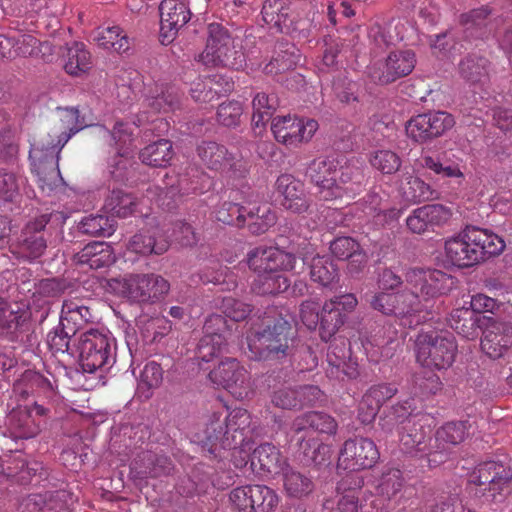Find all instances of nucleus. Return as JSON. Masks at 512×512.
I'll use <instances>...</instances> for the list:
<instances>
[{"label":"nucleus","instance_id":"obj_12","mask_svg":"<svg viewBox=\"0 0 512 512\" xmlns=\"http://www.w3.org/2000/svg\"><path fill=\"white\" fill-rule=\"evenodd\" d=\"M229 498L237 512H274L279 505L277 493L265 485L237 487Z\"/></svg>","mask_w":512,"mask_h":512},{"label":"nucleus","instance_id":"obj_27","mask_svg":"<svg viewBox=\"0 0 512 512\" xmlns=\"http://www.w3.org/2000/svg\"><path fill=\"white\" fill-rule=\"evenodd\" d=\"M6 426L14 439H31L41 431V421L27 407H17L6 417Z\"/></svg>","mask_w":512,"mask_h":512},{"label":"nucleus","instance_id":"obj_1","mask_svg":"<svg viewBox=\"0 0 512 512\" xmlns=\"http://www.w3.org/2000/svg\"><path fill=\"white\" fill-rule=\"evenodd\" d=\"M406 289L394 292L395 318L401 325L414 327L439 314L442 301L454 280L441 270L409 268L404 275Z\"/></svg>","mask_w":512,"mask_h":512},{"label":"nucleus","instance_id":"obj_30","mask_svg":"<svg viewBox=\"0 0 512 512\" xmlns=\"http://www.w3.org/2000/svg\"><path fill=\"white\" fill-rule=\"evenodd\" d=\"M113 250L109 244L101 241H93L75 254L74 261L81 266H88L90 269H101L114 262Z\"/></svg>","mask_w":512,"mask_h":512},{"label":"nucleus","instance_id":"obj_7","mask_svg":"<svg viewBox=\"0 0 512 512\" xmlns=\"http://www.w3.org/2000/svg\"><path fill=\"white\" fill-rule=\"evenodd\" d=\"M251 416L245 409H234L221 420L213 415L207 424L205 435L211 445L209 452L216 455L220 448H235L243 445L250 432Z\"/></svg>","mask_w":512,"mask_h":512},{"label":"nucleus","instance_id":"obj_52","mask_svg":"<svg viewBox=\"0 0 512 512\" xmlns=\"http://www.w3.org/2000/svg\"><path fill=\"white\" fill-rule=\"evenodd\" d=\"M81 233L90 236H111L114 232L112 220L103 215H89L84 217L78 224Z\"/></svg>","mask_w":512,"mask_h":512},{"label":"nucleus","instance_id":"obj_25","mask_svg":"<svg viewBox=\"0 0 512 512\" xmlns=\"http://www.w3.org/2000/svg\"><path fill=\"white\" fill-rule=\"evenodd\" d=\"M278 193L282 196L281 206L292 213L301 214L310 207V198L302 181L290 174L280 175L276 181Z\"/></svg>","mask_w":512,"mask_h":512},{"label":"nucleus","instance_id":"obj_61","mask_svg":"<svg viewBox=\"0 0 512 512\" xmlns=\"http://www.w3.org/2000/svg\"><path fill=\"white\" fill-rule=\"evenodd\" d=\"M222 312L233 321L245 320L252 312L251 305L233 297H225L221 304Z\"/></svg>","mask_w":512,"mask_h":512},{"label":"nucleus","instance_id":"obj_26","mask_svg":"<svg viewBox=\"0 0 512 512\" xmlns=\"http://www.w3.org/2000/svg\"><path fill=\"white\" fill-rule=\"evenodd\" d=\"M450 217V209L441 204H429L414 209L407 217L406 225L412 233L422 234L446 223Z\"/></svg>","mask_w":512,"mask_h":512},{"label":"nucleus","instance_id":"obj_9","mask_svg":"<svg viewBox=\"0 0 512 512\" xmlns=\"http://www.w3.org/2000/svg\"><path fill=\"white\" fill-rule=\"evenodd\" d=\"M114 338L108 333L91 329L79 340V362L84 372L94 373L113 366L116 360Z\"/></svg>","mask_w":512,"mask_h":512},{"label":"nucleus","instance_id":"obj_32","mask_svg":"<svg viewBox=\"0 0 512 512\" xmlns=\"http://www.w3.org/2000/svg\"><path fill=\"white\" fill-rule=\"evenodd\" d=\"M363 480L357 475H348L338 484L337 512H358L362 508L360 500Z\"/></svg>","mask_w":512,"mask_h":512},{"label":"nucleus","instance_id":"obj_18","mask_svg":"<svg viewBox=\"0 0 512 512\" xmlns=\"http://www.w3.org/2000/svg\"><path fill=\"white\" fill-rule=\"evenodd\" d=\"M512 347V321L487 317L481 337L482 351L492 359L506 355Z\"/></svg>","mask_w":512,"mask_h":512},{"label":"nucleus","instance_id":"obj_43","mask_svg":"<svg viewBox=\"0 0 512 512\" xmlns=\"http://www.w3.org/2000/svg\"><path fill=\"white\" fill-rule=\"evenodd\" d=\"M283 486L290 497L300 498L313 490V483L309 477L287 464L280 472Z\"/></svg>","mask_w":512,"mask_h":512},{"label":"nucleus","instance_id":"obj_22","mask_svg":"<svg viewBox=\"0 0 512 512\" xmlns=\"http://www.w3.org/2000/svg\"><path fill=\"white\" fill-rule=\"evenodd\" d=\"M321 397V390L314 385L282 386L272 392L271 403L280 409L294 410L314 405Z\"/></svg>","mask_w":512,"mask_h":512},{"label":"nucleus","instance_id":"obj_6","mask_svg":"<svg viewBox=\"0 0 512 512\" xmlns=\"http://www.w3.org/2000/svg\"><path fill=\"white\" fill-rule=\"evenodd\" d=\"M207 67H228L238 70L245 64V55L237 49L228 29L220 23L207 26V40L204 50L195 57Z\"/></svg>","mask_w":512,"mask_h":512},{"label":"nucleus","instance_id":"obj_46","mask_svg":"<svg viewBox=\"0 0 512 512\" xmlns=\"http://www.w3.org/2000/svg\"><path fill=\"white\" fill-rule=\"evenodd\" d=\"M400 189L403 196L408 201L422 202L436 198V191H434L429 184L413 175H406L403 178Z\"/></svg>","mask_w":512,"mask_h":512},{"label":"nucleus","instance_id":"obj_21","mask_svg":"<svg viewBox=\"0 0 512 512\" xmlns=\"http://www.w3.org/2000/svg\"><path fill=\"white\" fill-rule=\"evenodd\" d=\"M379 456V451L371 439L356 437L345 441L339 461L345 469L356 471L373 467Z\"/></svg>","mask_w":512,"mask_h":512},{"label":"nucleus","instance_id":"obj_51","mask_svg":"<svg viewBox=\"0 0 512 512\" xmlns=\"http://www.w3.org/2000/svg\"><path fill=\"white\" fill-rule=\"evenodd\" d=\"M451 327L465 338H473L477 334L478 318L469 309H457L451 314Z\"/></svg>","mask_w":512,"mask_h":512},{"label":"nucleus","instance_id":"obj_56","mask_svg":"<svg viewBox=\"0 0 512 512\" xmlns=\"http://www.w3.org/2000/svg\"><path fill=\"white\" fill-rule=\"evenodd\" d=\"M370 164L383 174H393L401 166V159L391 150H377L370 156Z\"/></svg>","mask_w":512,"mask_h":512},{"label":"nucleus","instance_id":"obj_11","mask_svg":"<svg viewBox=\"0 0 512 512\" xmlns=\"http://www.w3.org/2000/svg\"><path fill=\"white\" fill-rule=\"evenodd\" d=\"M117 283L121 294L136 303H155L170 290L169 282L154 273L128 274Z\"/></svg>","mask_w":512,"mask_h":512},{"label":"nucleus","instance_id":"obj_45","mask_svg":"<svg viewBox=\"0 0 512 512\" xmlns=\"http://www.w3.org/2000/svg\"><path fill=\"white\" fill-rule=\"evenodd\" d=\"M172 156V143L166 139L149 144L140 153L142 162L152 167H166Z\"/></svg>","mask_w":512,"mask_h":512},{"label":"nucleus","instance_id":"obj_20","mask_svg":"<svg viewBox=\"0 0 512 512\" xmlns=\"http://www.w3.org/2000/svg\"><path fill=\"white\" fill-rule=\"evenodd\" d=\"M338 161L334 158L319 157L312 160L306 169L307 178L317 187L323 200L339 198L340 190L336 185Z\"/></svg>","mask_w":512,"mask_h":512},{"label":"nucleus","instance_id":"obj_5","mask_svg":"<svg viewBox=\"0 0 512 512\" xmlns=\"http://www.w3.org/2000/svg\"><path fill=\"white\" fill-rule=\"evenodd\" d=\"M467 489L483 502L501 503L512 491V469L495 461L479 464L469 475Z\"/></svg>","mask_w":512,"mask_h":512},{"label":"nucleus","instance_id":"obj_41","mask_svg":"<svg viewBox=\"0 0 512 512\" xmlns=\"http://www.w3.org/2000/svg\"><path fill=\"white\" fill-rule=\"evenodd\" d=\"M28 317L25 311L13 310L0 298V328L11 335L12 340L19 338V333L27 330Z\"/></svg>","mask_w":512,"mask_h":512},{"label":"nucleus","instance_id":"obj_55","mask_svg":"<svg viewBox=\"0 0 512 512\" xmlns=\"http://www.w3.org/2000/svg\"><path fill=\"white\" fill-rule=\"evenodd\" d=\"M246 207L233 202H224L216 211V219L227 225L243 227L246 224Z\"/></svg>","mask_w":512,"mask_h":512},{"label":"nucleus","instance_id":"obj_49","mask_svg":"<svg viewBox=\"0 0 512 512\" xmlns=\"http://www.w3.org/2000/svg\"><path fill=\"white\" fill-rule=\"evenodd\" d=\"M253 115L252 122L254 126H264L272 117L277 108V99L274 95L266 93H257L252 101Z\"/></svg>","mask_w":512,"mask_h":512},{"label":"nucleus","instance_id":"obj_35","mask_svg":"<svg viewBox=\"0 0 512 512\" xmlns=\"http://www.w3.org/2000/svg\"><path fill=\"white\" fill-rule=\"evenodd\" d=\"M490 63L487 58L471 53L462 58L458 64L459 75L466 82L476 84L488 79Z\"/></svg>","mask_w":512,"mask_h":512},{"label":"nucleus","instance_id":"obj_63","mask_svg":"<svg viewBox=\"0 0 512 512\" xmlns=\"http://www.w3.org/2000/svg\"><path fill=\"white\" fill-rule=\"evenodd\" d=\"M146 459L148 461L146 474L150 477L169 475L173 470V464L166 455L148 454Z\"/></svg>","mask_w":512,"mask_h":512},{"label":"nucleus","instance_id":"obj_38","mask_svg":"<svg viewBox=\"0 0 512 512\" xmlns=\"http://www.w3.org/2000/svg\"><path fill=\"white\" fill-rule=\"evenodd\" d=\"M261 15L263 21L274 27L277 32H288L291 29L289 8L282 0H266L263 4Z\"/></svg>","mask_w":512,"mask_h":512},{"label":"nucleus","instance_id":"obj_16","mask_svg":"<svg viewBox=\"0 0 512 512\" xmlns=\"http://www.w3.org/2000/svg\"><path fill=\"white\" fill-rule=\"evenodd\" d=\"M318 129L314 119L303 121L296 116H276L271 122V131L275 139L285 146L296 147L309 141Z\"/></svg>","mask_w":512,"mask_h":512},{"label":"nucleus","instance_id":"obj_47","mask_svg":"<svg viewBox=\"0 0 512 512\" xmlns=\"http://www.w3.org/2000/svg\"><path fill=\"white\" fill-rule=\"evenodd\" d=\"M60 320L68 326H73L74 333L92 320L89 307L75 300H66L62 304Z\"/></svg>","mask_w":512,"mask_h":512},{"label":"nucleus","instance_id":"obj_2","mask_svg":"<svg viewBox=\"0 0 512 512\" xmlns=\"http://www.w3.org/2000/svg\"><path fill=\"white\" fill-rule=\"evenodd\" d=\"M259 327H251L247 344L255 360H282L294 355L297 338L291 323L276 308L264 311Z\"/></svg>","mask_w":512,"mask_h":512},{"label":"nucleus","instance_id":"obj_36","mask_svg":"<svg viewBox=\"0 0 512 512\" xmlns=\"http://www.w3.org/2000/svg\"><path fill=\"white\" fill-rule=\"evenodd\" d=\"M301 61L299 50L292 44H279L276 56L267 63L263 71L266 74L278 75L294 69Z\"/></svg>","mask_w":512,"mask_h":512},{"label":"nucleus","instance_id":"obj_34","mask_svg":"<svg viewBox=\"0 0 512 512\" xmlns=\"http://www.w3.org/2000/svg\"><path fill=\"white\" fill-rule=\"evenodd\" d=\"M464 422H448L439 428L435 434V446L429 456L446 453L450 447L461 443L466 436Z\"/></svg>","mask_w":512,"mask_h":512},{"label":"nucleus","instance_id":"obj_53","mask_svg":"<svg viewBox=\"0 0 512 512\" xmlns=\"http://www.w3.org/2000/svg\"><path fill=\"white\" fill-rule=\"evenodd\" d=\"M106 207L116 216L126 218L133 214L136 201L135 198L123 190H113L106 199Z\"/></svg>","mask_w":512,"mask_h":512},{"label":"nucleus","instance_id":"obj_40","mask_svg":"<svg viewBox=\"0 0 512 512\" xmlns=\"http://www.w3.org/2000/svg\"><path fill=\"white\" fill-rule=\"evenodd\" d=\"M93 40L104 49L125 53L130 49V40L119 26L98 28L92 34Z\"/></svg>","mask_w":512,"mask_h":512},{"label":"nucleus","instance_id":"obj_28","mask_svg":"<svg viewBox=\"0 0 512 512\" xmlns=\"http://www.w3.org/2000/svg\"><path fill=\"white\" fill-rule=\"evenodd\" d=\"M287 464L280 450L271 443L259 445L251 454V468L257 473L280 474Z\"/></svg>","mask_w":512,"mask_h":512},{"label":"nucleus","instance_id":"obj_57","mask_svg":"<svg viewBox=\"0 0 512 512\" xmlns=\"http://www.w3.org/2000/svg\"><path fill=\"white\" fill-rule=\"evenodd\" d=\"M403 483L401 471L399 469H389L382 473L378 491L382 496L391 499L401 491Z\"/></svg>","mask_w":512,"mask_h":512},{"label":"nucleus","instance_id":"obj_37","mask_svg":"<svg viewBox=\"0 0 512 512\" xmlns=\"http://www.w3.org/2000/svg\"><path fill=\"white\" fill-rule=\"evenodd\" d=\"M65 57V71L72 76L86 73L92 66L91 54L81 42L67 44Z\"/></svg>","mask_w":512,"mask_h":512},{"label":"nucleus","instance_id":"obj_62","mask_svg":"<svg viewBox=\"0 0 512 512\" xmlns=\"http://www.w3.org/2000/svg\"><path fill=\"white\" fill-rule=\"evenodd\" d=\"M243 109L238 101H229L219 105L217 110L218 122L224 126H236L240 122Z\"/></svg>","mask_w":512,"mask_h":512},{"label":"nucleus","instance_id":"obj_15","mask_svg":"<svg viewBox=\"0 0 512 512\" xmlns=\"http://www.w3.org/2000/svg\"><path fill=\"white\" fill-rule=\"evenodd\" d=\"M210 381L229 391L236 399L247 397L250 378L247 370L235 358H227L220 362L208 374Z\"/></svg>","mask_w":512,"mask_h":512},{"label":"nucleus","instance_id":"obj_4","mask_svg":"<svg viewBox=\"0 0 512 512\" xmlns=\"http://www.w3.org/2000/svg\"><path fill=\"white\" fill-rule=\"evenodd\" d=\"M87 127L79 110L74 107L58 108L47 136L34 144L30 150V156L40 161H48L50 158L51 171L47 180L54 181L59 175L60 152L70 138Z\"/></svg>","mask_w":512,"mask_h":512},{"label":"nucleus","instance_id":"obj_33","mask_svg":"<svg viewBox=\"0 0 512 512\" xmlns=\"http://www.w3.org/2000/svg\"><path fill=\"white\" fill-rule=\"evenodd\" d=\"M338 424L336 420L324 413L318 411H311L300 416H297L291 424V432H309V429L319 431L326 434H335Z\"/></svg>","mask_w":512,"mask_h":512},{"label":"nucleus","instance_id":"obj_42","mask_svg":"<svg viewBox=\"0 0 512 512\" xmlns=\"http://www.w3.org/2000/svg\"><path fill=\"white\" fill-rule=\"evenodd\" d=\"M246 224L254 235H261L276 223V214L267 204L246 207Z\"/></svg>","mask_w":512,"mask_h":512},{"label":"nucleus","instance_id":"obj_59","mask_svg":"<svg viewBox=\"0 0 512 512\" xmlns=\"http://www.w3.org/2000/svg\"><path fill=\"white\" fill-rule=\"evenodd\" d=\"M416 393L423 396L436 394L441 389V381L437 374L432 371H422L413 377Z\"/></svg>","mask_w":512,"mask_h":512},{"label":"nucleus","instance_id":"obj_60","mask_svg":"<svg viewBox=\"0 0 512 512\" xmlns=\"http://www.w3.org/2000/svg\"><path fill=\"white\" fill-rule=\"evenodd\" d=\"M225 345L226 342L220 336L211 338V336L203 335L198 343L196 356L201 361L209 362L213 357L221 353Z\"/></svg>","mask_w":512,"mask_h":512},{"label":"nucleus","instance_id":"obj_17","mask_svg":"<svg viewBox=\"0 0 512 512\" xmlns=\"http://www.w3.org/2000/svg\"><path fill=\"white\" fill-rule=\"evenodd\" d=\"M424 416H409L400 423L399 443L404 453L412 456L429 455L428 440L431 435L430 425L425 423Z\"/></svg>","mask_w":512,"mask_h":512},{"label":"nucleus","instance_id":"obj_29","mask_svg":"<svg viewBox=\"0 0 512 512\" xmlns=\"http://www.w3.org/2000/svg\"><path fill=\"white\" fill-rule=\"evenodd\" d=\"M169 241L164 232L154 227L135 234L129 241L128 248L140 255H161L169 248Z\"/></svg>","mask_w":512,"mask_h":512},{"label":"nucleus","instance_id":"obj_8","mask_svg":"<svg viewBox=\"0 0 512 512\" xmlns=\"http://www.w3.org/2000/svg\"><path fill=\"white\" fill-rule=\"evenodd\" d=\"M457 344L449 332L420 331L415 339L417 361L424 367L446 369L452 365Z\"/></svg>","mask_w":512,"mask_h":512},{"label":"nucleus","instance_id":"obj_44","mask_svg":"<svg viewBox=\"0 0 512 512\" xmlns=\"http://www.w3.org/2000/svg\"><path fill=\"white\" fill-rule=\"evenodd\" d=\"M290 280L277 272L257 275L251 285L253 292L259 295H275L290 287Z\"/></svg>","mask_w":512,"mask_h":512},{"label":"nucleus","instance_id":"obj_14","mask_svg":"<svg viewBox=\"0 0 512 512\" xmlns=\"http://www.w3.org/2000/svg\"><path fill=\"white\" fill-rule=\"evenodd\" d=\"M51 218L52 214H43L28 222L17 242L10 245L11 252L26 261H33L41 257L47 248L43 230Z\"/></svg>","mask_w":512,"mask_h":512},{"label":"nucleus","instance_id":"obj_39","mask_svg":"<svg viewBox=\"0 0 512 512\" xmlns=\"http://www.w3.org/2000/svg\"><path fill=\"white\" fill-rule=\"evenodd\" d=\"M345 320L346 314L335 305V301H326L320 312L319 324L321 339L325 342L329 341L343 326Z\"/></svg>","mask_w":512,"mask_h":512},{"label":"nucleus","instance_id":"obj_31","mask_svg":"<svg viewBox=\"0 0 512 512\" xmlns=\"http://www.w3.org/2000/svg\"><path fill=\"white\" fill-rule=\"evenodd\" d=\"M366 177L364 168L357 163L348 162L343 166L338 165L336 185L339 188V198H349L358 194L365 185Z\"/></svg>","mask_w":512,"mask_h":512},{"label":"nucleus","instance_id":"obj_3","mask_svg":"<svg viewBox=\"0 0 512 512\" xmlns=\"http://www.w3.org/2000/svg\"><path fill=\"white\" fill-rule=\"evenodd\" d=\"M444 248L451 264L467 268L501 254L505 242L491 231L468 226L458 235L447 239Z\"/></svg>","mask_w":512,"mask_h":512},{"label":"nucleus","instance_id":"obj_48","mask_svg":"<svg viewBox=\"0 0 512 512\" xmlns=\"http://www.w3.org/2000/svg\"><path fill=\"white\" fill-rule=\"evenodd\" d=\"M310 277L312 281L328 287L338 277L337 268L328 258L317 255L313 257L310 264Z\"/></svg>","mask_w":512,"mask_h":512},{"label":"nucleus","instance_id":"obj_10","mask_svg":"<svg viewBox=\"0 0 512 512\" xmlns=\"http://www.w3.org/2000/svg\"><path fill=\"white\" fill-rule=\"evenodd\" d=\"M201 161L209 169L219 172L233 187H243L248 174L247 163L228 152L227 148L213 141L201 143L197 148Z\"/></svg>","mask_w":512,"mask_h":512},{"label":"nucleus","instance_id":"obj_24","mask_svg":"<svg viewBox=\"0 0 512 512\" xmlns=\"http://www.w3.org/2000/svg\"><path fill=\"white\" fill-rule=\"evenodd\" d=\"M415 64L416 58L413 51H393L386 58L382 68H375L371 76L380 84H389L409 75L413 71Z\"/></svg>","mask_w":512,"mask_h":512},{"label":"nucleus","instance_id":"obj_50","mask_svg":"<svg viewBox=\"0 0 512 512\" xmlns=\"http://www.w3.org/2000/svg\"><path fill=\"white\" fill-rule=\"evenodd\" d=\"M180 95L173 86L157 88L155 93L147 96L146 101L157 112H167L178 107Z\"/></svg>","mask_w":512,"mask_h":512},{"label":"nucleus","instance_id":"obj_54","mask_svg":"<svg viewBox=\"0 0 512 512\" xmlns=\"http://www.w3.org/2000/svg\"><path fill=\"white\" fill-rule=\"evenodd\" d=\"M74 327L64 324L61 320L47 335V344L54 353H65L69 351L70 339L76 334Z\"/></svg>","mask_w":512,"mask_h":512},{"label":"nucleus","instance_id":"obj_19","mask_svg":"<svg viewBox=\"0 0 512 512\" xmlns=\"http://www.w3.org/2000/svg\"><path fill=\"white\" fill-rule=\"evenodd\" d=\"M247 263L257 275L295 269L296 256L277 247L259 246L249 251Z\"/></svg>","mask_w":512,"mask_h":512},{"label":"nucleus","instance_id":"obj_23","mask_svg":"<svg viewBox=\"0 0 512 512\" xmlns=\"http://www.w3.org/2000/svg\"><path fill=\"white\" fill-rule=\"evenodd\" d=\"M162 42H171L191 18V11L181 0H163L159 6Z\"/></svg>","mask_w":512,"mask_h":512},{"label":"nucleus","instance_id":"obj_13","mask_svg":"<svg viewBox=\"0 0 512 512\" xmlns=\"http://www.w3.org/2000/svg\"><path fill=\"white\" fill-rule=\"evenodd\" d=\"M455 124L454 117L445 111H432L412 117L406 133L413 141L423 144L442 136Z\"/></svg>","mask_w":512,"mask_h":512},{"label":"nucleus","instance_id":"obj_58","mask_svg":"<svg viewBox=\"0 0 512 512\" xmlns=\"http://www.w3.org/2000/svg\"><path fill=\"white\" fill-rule=\"evenodd\" d=\"M163 380V370L155 361H150L145 364L140 373L138 387L140 390H147L157 388Z\"/></svg>","mask_w":512,"mask_h":512},{"label":"nucleus","instance_id":"obj_64","mask_svg":"<svg viewBox=\"0 0 512 512\" xmlns=\"http://www.w3.org/2000/svg\"><path fill=\"white\" fill-rule=\"evenodd\" d=\"M370 307L385 316L395 317V297L394 292L379 291L369 300Z\"/></svg>","mask_w":512,"mask_h":512}]
</instances>
